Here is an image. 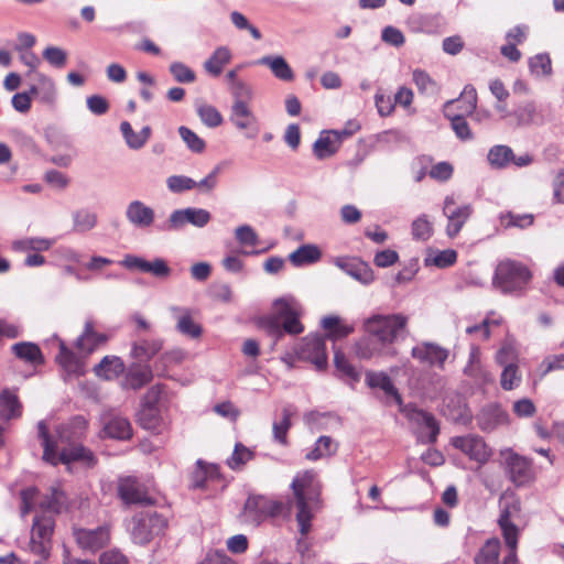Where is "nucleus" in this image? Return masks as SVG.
I'll return each instance as SVG.
<instances>
[{"instance_id":"obj_31","label":"nucleus","mask_w":564,"mask_h":564,"mask_svg":"<svg viewBox=\"0 0 564 564\" xmlns=\"http://www.w3.org/2000/svg\"><path fill=\"white\" fill-rule=\"evenodd\" d=\"M454 101H447L444 106V115L451 120L452 129L460 140L473 139V133L463 115L454 112Z\"/></svg>"},{"instance_id":"obj_10","label":"nucleus","mask_w":564,"mask_h":564,"mask_svg":"<svg viewBox=\"0 0 564 564\" xmlns=\"http://www.w3.org/2000/svg\"><path fill=\"white\" fill-rule=\"evenodd\" d=\"M501 457L510 480L517 486H523L534 479V469L532 463L524 456L507 448L501 451Z\"/></svg>"},{"instance_id":"obj_60","label":"nucleus","mask_w":564,"mask_h":564,"mask_svg":"<svg viewBox=\"0 0 564 564\" xmlns=\"http://www.w3.org/2000/svg\"><path fill=\"white\" fill-rule=\"evenodd\" d=\"M531 72L536 76H546L552 72L551 59L546 54H538L530 58Z\"/></svg>"},{"instance_id":"obj_34","label":"nucleus","mask_w":564,"mask_h":564,"mask_svg":"<svg viewBox=\"0 0 564 564\" xmlns=\"http://www.w3.org/2000/svg\"><path fill=\"white\" fill-rule=\"evenodd\" d=\"M104 431L109 437L117 440H128L132 435L130 422L122 416L110 417L105 423Z\"/></svg>"},{"instance_id":"obj_40","label":"nucleus","mask_w":564,"mask_h":564,"mask_svg":"<svg viewBox=\"0 0 564 564\" xmlns=\"http://www.w3.org/2000/svg\"><path fill=\"white\" fill-rule=\"evenodd\" d=\"M97 225V214L82 208L73 213V229L76 232H87L94 229Z\"/></svg>"},{"instance_id":"obj_55","label":"nucleus","mask_w":564,"mask_h":564,"mask_svg":"<svg viewBox=\"0 0 564 564\" xmlns=\"http://www.w3.org/2000/svg\"><path fill=\"white\" fill-rule=\"evenodd\" d=\"M283 417L280 422L273 423V436L274 440L279 443L285 445L286 444V433L291 427V416L292 412L284 408L282 411Z\"/></svg>"},{"instance_id":"obj_56","label":"nucleus","mask_w":564,"mask_h":564,"mask_svg":"<svg viewBox=\"0 0 564 564\" xmlns=\"http://www.w3.org/2000/svg\"><path fill=\"white\" fill-rule=\"evenodd\" d=\"M503 367L500 378L501 387L503 390H512L518 387L521 381V377L518 373V367L516 364H509Z\"/></svg>"},{"instance_id":"obj_62","label":"nucleus","mask_w":564,"mask_h":564,"mask_svg":"<svg viewBox=\"0 0 564 564\" xmlns=\"http://www.w3.org/2000/svg\"><path fill=\"white\" fill-rule=\"evenodd\" d=\"M457 254L454 250L447 249L437 252L433 257L425 259L426 264H433L437 268H446L455 263Z\"/></svg>"},{"instance_id":"obj_4","label":"nucleus","mask_w":564,"mask_h":564,"mask_svg":"<svg viewBox=\"0 0 564 564\" xmlns=\"http://www.w3.org/2000/svg\"><path fill=\"white\" fill-rule=\"evenodd\" d=\"M275 315L262 321V326L272 335L280 337L283 332L291 335L301 334L304 330L301 324L300 306L292 297L278 299L273 303Z\"/></svg>"},{"instance_id":"obj_52","label":"nucleus","mask_w":564,"mask_h":564,"mask_svg":"<svg viewBox=\"0 0 564 564\" xmlns=\"http://www.w3.org/2000/svg\"><path fill=\"white\" fill-rule=\"evenodd\" d=\"M36 82L40 100L45 104L53 102L56 95L54 82L43 74H36Z\"/></svg>"},{"instance_id":"obj_38","label":"nucleus","mask_w":564,"mask_h":564,"mask_svg":"<svg viewBox=\"0 0 564 564\" xmlns=\"http://www.w3.org/2000/svg\"><path fill=\"white\" fill-rule=\"evenodd\" d=\"M322 326L327 330V338L337 340L354 332L350 325L341 324L338 316H326L322 319Z\"/></svg>"},{"instance_id":"obj_35","label":"nucleus","mask_w":564,"mask_h":564,"mask_svg":"<svg viewBox=\"0 0 564 564\" xmlns=\"http://www.w3.org/2000/svg\"><path fill=\"white\" fill-rule=\"evenodd\" d=\"M322 253L319 249L314 245H304L294 250L289 259L295 267H302L311 264L319 260Z\"/></svg>"},{"instance_id":"obj_9","label":"nucleus","mask_w":564,"mask_h":564,"mask_svg":"<svg viewBox=\"0 0 564 564\" xmlns=\"http://www.w3.org/2000/svg\"><path fill=\"white\" fill-rule=\"evenodd\" d=\"M210 219L212 215L207 209L186 207L173 210L169 219L161 226V229L165 231H180L186 225L203 228Z\"/></svg>"},{"instance_id":"obj_50","label":"nucleus","mask_w":564,"mask_h":564,"mask_svg":"<svg viewBox=\"0 0 564 564\" xmlns=\"http://www.w3.org/2000/svg\"><path fill=\"white\" fill-rule=\"evenodd\" d=\"M411 230L413 239L426 241L433 235V224L426 215H421L412 221Z\"/></svg>"},{"instance_id":"obj_1","label":"nucleus","mask_w":564,"mask_h":564,"mask_svg":"<svg viewBox=\"0 0 564 564\" xmlns=\"http://www.w3.org/2000/svg\"><path fill=\"white\" fill-rule=\"evenodd\" d=\"M20 513L24 518L35 512L33 518L28 550L41 557L47 558L52 551V536L55 528L54 514L61 512L65 505L64 494L57 489L51 496H43L35 487H29L20 492Z\"/></svg>"},{"instance_id":"obj_15","label":"nucleus","mask_w":564,"mask_h":564,"mask_svg":"<svg viewBox=\"0 0 564 564\" xmlns=\"http://www.w3.org/2000/svg\"><path fill=\"white\" fill-rule=\"evenodd\" d=\"M411 356L422 365L443 369L449 351L436 343L422 341L412 348Z\"/></svg>"},{"instance_id":"obj_59","label":"nucleus","mask_w":564,"mask_h":564,"mask_svg":"<svg viewBox=\"0 0 564 564\" xmlns=\"http://www.w3.org/2000/svg\"><path fill=\"white\" fill-rule=\"evenodd\" d=\"M170 72L178 83L189 84L196 79L195 73L182 62L172 63Z\"/></svg>"},{"instance_id":"obj_24","label":"nucleus","mask_w":564,"mask_h":564,"mask_svg":"<svg viewBox=\"0 0 564 564\" xmlns=\"http://www.w3.org/2000/svg\"><path fill=\"white\" fill-rule=\"evenodd\" d=\"M108 340L105 334L95 332L94 323L86 321L83 334L76 340V348L84 355H89Z\"/></svg>"},{"instance_id":"obj_22","label":"nucleus","mask_w":564,"mask_h":564,"mask_svg":"<svg viewBox=\"0 0 564 564\" xmlns=\"http://www.w3.org/2000/svg\"><path fill=\"white\" fill-rule=\"evenodd\" d=\"M153 378L152 369L147 364H131L123 377L122 387L124 389L139 390L148 384Z\"/></svg>"},{"instance_id":"obj_19","label":"nucleus","mask_w":564,"mask_h":564,"mask_svg":"<svg viewBox=\"0 0 564 564\" xmlns=\"http://www.w3.org/2000/svg\"><path fill=\"white\" fill-rule=\"evenodd\" d=\"M335 263L346 274L362 284H370L375 280V274L370 265L359 258H339Z\"/></svg>"},{"instance_id":"obj_29","label":"nucleus","mask_w":564,"mask_h":564,"mask_svg":"<svg viewBox=\"0 0 564 564\" xmlns=\"http://www.w3.org/2000/svg\"><path fill=\"white\" fill-rule=\"evenodd\" d=\"M123 371L124 364L121 358L117 356H105L94 368L95 375L105 380H112Z\"/></svg>"},{"instance_id":"obj_47","label":"nucleus","mask_w":564,"mask_h":564,"mask_svg":"<svg viewBox=\"0 0 564 564\" xmlns=\"http://www.w3.org/2000/svg\"><path fill=\"white\" fill-rule=\"evenodd\" d=\"M453 101L454 106L457 105V107L460 109V112H457L458 115H463L464 117L467 115H473L477 105L476 89L473 86H466L460 97Z\"/></svg>"},{"instance_id":"obj_20","label":"nucleus","mask_w":564,"mask_h":564,"mask_svg":"<svg viewBox=\"0 0 564 564\" xmlns=\"http://www.w3.org/2000/svg\"><path fill=\"white\" fill-rule=\"evenodd\" d=\"M170 311L176 321L175 328L178 333L191 338H198L202 335V327L195 322L189 308L172 306Z\"/></svg>"},{"instance_id":"obj_28","label":"nucleus","mask_w":564,"mask_h":564,"mask_svg":"<svg viewBox=\"0 0 564 564\" xmlns=\"http://www.w3.org/2000/svg\"><path fill=\"white\" fill-rule=\"evenodd\" d=\"M161 394V388L159 386L152 387L148 390L144 395V405L145 408L142 410L139 422L145 429H154L156 424V419L154 417V405L159 401Z\"/></svg>"},{"instance_id":"obj_14","label":"nucleus","mask_w":564,"mask_h":564,"mask_svg":"<svg viewBox=\"0 0 564 564\" xmlns=\"http://www.w3.org/2000/svg\"><path fill=\"white\" fill-rule=\"evenodd\" d=\"M73 534L78 546L90 552L102 549L110 541L108 525H100L95 529L75 528Z\"/></svg>"},{"instance_id":"obj_54","label":"nucleus","mask_w":564,"mask_h":564,"mask_svg":"<svg viewBox=\"0 0 564 564\" xmlns=\"http://www.w3.org/2000/svg\"><path fill=\"white\" fill-rule=\"evenodd\" d=\"M166 186L172 193H183L196 187V182L185 175H172L166 178Z\"/></svg>"},{"instance_id":"obj_44","label":"nucleus","mask_w":564,"mask_h":564,"mask_svg":"<svg viewBox=\"0 0 564 564\" xmlns=\"http://www.w3.org/2000/svg\"><path fill=\"white\" fill-rule=\"evenodd\" d=\"M59 365L69 373L83 375V368L77 356L63 343L59 346V354L56 357Z\"/></svg>"},{"instance_id":"obj_51","label":"nucleus","mask_w":564,"mask_h":564,"mask_svg":"<svg viewBox=\"0 0 564 564\" xmlns=\"http://www.w3.org/2000/svg\"><path fill=\"white\" fill-rule=\"evenodd\" d=\"M178 133L186 147L195 153H202L205 148V141L199 138L193 130L187 127L181 126L178 128Z\"/></svg>"},{"instance_id":"obj_21","label":"nucleus","mask_w":564,"mask_h":564,"mask_svg":"<svg viewBox=\"0 0 564 564\" xmlns=\"http://www.w3.org/2000/svg\"><path fill=\"white\" fill-rule=\"evenodd\" d=\"M127 220L137 228H148L154 223L155 214L153 208L141 200H132L126 208Z\"/></svg>"},{"instance_id":"obj_46","label":"nucleus","mask_w":564,"mask_h":564,"mask_svg":"<svg viewBox=\"0 0 564 564\" xmlns=\"http://www.w3.org/2000/svg\"><path fill=\"white\" fill-rule=\"evenodd\" d=\"M500 542L497 539L488 540L475 557L476 564H497Z\"/></svg>"},{"instance_id":"obj_61","label":"nucleus","mask_w":564,"mask_h":564,"mask_svg":"<svg viewBox=\"0 0 564 564\" xmlns=\"http://www.w3.org/2000/svg\"><path fill=\"white\" fill-rule=\"evenodd\" d=\"M514 117L517 118L518 124L527 126L534 121L536 116V108L533 102H524L514 110Z\"/></svg>"},{"instance_id":"obj_30","label":"nucleus","mask_w":564,"mask_h":564,"mask_svg":"<svg viewBox=\"0 0 564 564\" xmlns=\"http://www.w3.org/2000/svg\"><path fill=\"white\" fill-rule=\"evenodd\" d=\"M231 51L227 46H218L210 57L204 62V69L212 76H219L223 68L230 63Z\"/></svg>"},{"instance_id":"obj_25","label":"nucleus","mask_w":564,"mask_h":564,"mask_svg":"<svg viewBox=\"0 0 564 564\" xmlns=\"http://www.w3.org/2000/svg\"><path fill=\"white\" fill-rule=\"evenodd\" d=\"M118 492L124 503H144L148 501L143 486L132 477L120 479Z\"/></svg>"},{"instance_id":"obj_27","label":"nucleus","mask_w":564,"mask_h":564,"mask_svg":"<svg viewBox=\"0 0 564 564\" xmlns=\"http://www.w3.org/2000/svg\"><path fill=\"white\" fill-rule=\"evenodd\" d=\"M258 65H264L270 68L272 74L280 80L291 82L294 73L283 56H263L254 62Z\"/></svg>"},{"instance_id":"obj_39","label":"nucleus","mask_w":564,"mask_h":564,"mask_svg":"<svg viewBox=\"0 0 564 564\" xmlns=\"http://www.w3.org/2000/svg\"><path fill=\"white\" fill-rule=\"evenodd\" d=\"M383 346L378 338L369 335L355 344V354L360 359H370L380 355Z\"/></svg>"},{"instance_id":"obj_6","label":"nucleus","mask_w":564,"mask_h":564,"mask_svg":"<svg viewBox=\"0 0 564 564\" xmlns=\"http://www.w3.org/2000/svg\"><path fill=\"white\" fill-rule=\"evenodd\" d=\"M408 316L403 314L373 315L366 321V330L378 338L382 345L393 344L399 334L406 328Z\"/></svg>"},{"instance_id":"obj_48","label":"nucleus","mask_w":564,"mask_h":564,"mask_svg":"<svg viewBox=\"0 0 564 564\" xmlns=\"http://www.w3.org/2000/svg\"><path fill=\"white\" fill-rule=\"evenodd\" d=\"M465 373L475 379H479L484 383L494 381L492 376L480 368L479 350L476 347L471 348L469 364L465 368Z\"/></svg>"},{"instance_id":"obj_64","label":"nucleus","mask_w":564,"mask_h":564,"mask_svg":"<svg viewBox=\"0 0 564 564\" xmlns=\"http://www.w3.org/2000/svg\"><path fill=\"white\" fill-rule=\"evenodd\" d=\"M235 236L242 246H257L259 238L254 229L249 225H242L236 228Z\"/></svg>"},{"instance_id":"obj_13","label":"nucleus","mask_w":564,"mask_h":564,"mask_svg":"<svg viewBox=\"0 0 564 564\" xmlns=\"http://www.w3.org/2000/svg\"><path fill=\"white\" fill-rule=\"evenodd\" d=\"M520 502L516 499L505 500L501 505V511L498 519L499 527L506 545L513 546L518 542L519 529L513 520L520 517Z\"/></svg>"},{"instance_id":"obj_8","label":"nucleus","mask_w":564,"mask_h":564,"mask_svg":"<svg viewBox=\"0 0 564 564\" xmlns=\"http://www.w3.org/2000/svg\"><path fill=\"white\" fill-rule=\"evenodd\" d=\"M166 527L164 517L156 512H143L132 519L131 538L134 543L143 545L161 534Z\"/></svg>"},{"instance_id":"obj_16","label":"nucleus","mask_w":564,"mask_h":564,"mask_svg":"<svg viewBox=\"0 0 564 564\" xmlns=\"http://www.w3.org/2000/svg\"><path fill=\"white\" fill-rule=\"evenodd\" d=\"M229 120L239 131H247L248 139H253L259 133L258 119L247 102H232Z\"/></svg>"},{"instance_id":"obj_41","label":"nucleus","mask_w":564,"mask_h":564,"mask_svg":"<svg viewBox=\"0 0 564 564\" xmlns=\"http://www.w3.org/2000/svg\"><path fill=\"white\" fill-rule=\"evenodd\" d=\"M55 240L48 239V238H40V237H28L20 240H17L12 243V247L14 250L19 251H46L48 250L53 245Z\"/></svg>"},{"instance_id":"obj_23","label":"nucleus","mask_w":564,"mask_h":564,"mask_svg":"<svg viewBox=\"0 0 564 564\" xmlns=\"http://www.w3.org/2000/svg\"><path fill=\"white\" fill-rule=\"evenodd\" d=\"M477 423L480 430L490 432L499 425L507 424L509 416L507 412L497 404H489L477 414Z\"/></svg>"},{"instance_id":"obj_63","label":"nucleus","mask_w":564,"mask_h":564,"mask_svg":"<svg viewBox=\"0 0 564 564\" xmlns=\"http://www.w3.org/2000/svg\"><path fill=\"white\" fill-rule=\"evenodd\" d=\"M334 362L336 368L352 381H358L360 379V373L350 365L343 352L338 350L335 351Z\"/></svg>"},{"instance_id":"obj_42","label":"nucleus","mask_w":564,"mask_h":564,"mask_svg":"<svg viewBox=\"0 0 564 564\" xmlns=\"http://www.w3.org/2000/svg\"><path fill=\"white\" fill-rule=\"evenodd\" d=\"M337 451V444L330 436H321L312 451L306 454L308 460H317L332 456Z\"/></svg>"},{"instance_id":"obj_57","label":"nucleus","mask_w":564,"mask_h":564,"mask_svg":"<svg viewBox=\"0 0 564 564\" xmlns=\"http://www.w3.org/2000/svg\"><path fill=\"white\" fill-rule=\"evenodd\" d=\"M230 21L238 30H247L254 40H261V32L252 25L246 15L239 11H232L230 13Z\"/></svg>"},{"instance_id":"obj_11","label":"nucleus","mask_w":564,"mask_h":564,"mask_svg":"<svg viewBox=\"0 0 564 564\" xmlns=\"http://www.w3.org/2000/svg\"><path fill=\"white\" fill-rule=\"evenodd\" d=\"M473 213L469 204L457 205L453 196H446L443 205V214L447 218L446 234L456 237Z\"/></svg>"},{"instance_id":"obj_17","label":"nucleus","mask_w":564,"mask_h":564,"mask_svg":"<svg viewBox=\"0 0 564 564\" xmlns=\"http://www.w3.org/2000/svg\"><path fill=\"white\" fill-rule=\"evenodd\" d=\"M452 445L479 464H485L491 455L485 441L479 436H456L452 438Z\"/></svg>"},{"instance_id":"obj_3","label":"nucleus","mask_w":564,"mask_h":564,"mask_svg":"<svg viewBox=\"0 0 564 564\" xmlns=\"http://www.w3.org/2000/svg\"><path fill=\"white\" fill-rule=\"evenodd\" d=\"M294 505L297 509L296 521L302 535L311 530L313 513L319 508L321 485L314 470L300 471L291 484Z\"/></svg>"},{"instance_id":"obj_49","label":"nucleus","mask_w":564,"mask_h":564,"mask_svg":"<svg viewBox=\"0 0 564 564\" xmlns=\"http://www.w3.org/2000/svg\"><path fill=\"white\" fill-rule=\"evenodd\" d=\"M196 112L202 122L209 128H216L223 122L220 112L212 105L204 102L197 104Z\"/></svg>"},{"instance_id":"obj_7","label":"nucleus","mask_w":564,"mask_h":564,"mask_svg":"<svg viewBox=\"0 0 564 564\" xmlns=\"http://www.w3.org/2000/svg\"><path fill=\"white\" fill-rule=\"evenodd\" d=\"M531 279L529 269L512 260L501 261L495 271L492 284L508 293L522 289Z\"/></svg>"},{"instance_id":"obj_58","label":"nucleus","mask_w":564,"mask_h":564,"mask_svg":"<svg viewBox=\"0 0 564 564\" xmlns=\"http://www.w3.org/2000/svg\"><path fill=\"white\" fill-rule=\"evenodd\" d=\"M534 217L532 214H513L507 213L501 216V221L506 228L508 227H519L527 228L533 224Z\"/></svg>"},{"instance_id":"obj_43","label":"nucleus","mask_w":564,"mask_h":564,"mask_svg":"<svg viewBox=\"0 0 564 564\" xmlns=\"http://www.w3.org/2000/svg\"><path fill=\"white\" fill-rule=\"evenodd\" d=\"M15 356L31 364H41L43 361L42 352L35 344L18 343L12 346Z\"/></svg>"},{"instance_id":"obj_53","label":"nucleus","mask_w":564,"mask_h":564,"mask_svg":"<svg viewBox=\"0 0 564 564\" xmlns=\"http://www.w3.org/2000/svg\"><path fill=\"white\" fill-rule=\"evenodd\" d=\"M252 457L253 453L242 444L238 443L235 446L234 453L228 458L227 464L231 469H239Z\"/></svg>"},{"instance_id":"obj_32","label":"nucleus","mask_w":564,"mask_h":564,"mask_svg":"<svg viewBox=\"0 0 564 564\" xmlns=\"http://www.w3.org/2000/svg\"><path fill=\"white\" fill-rule=\"evenodd\" d=\"M120 131L127 145L132 150L141 149L151 137V128L149 126L143 127L139 132H134L128 121L120 123Z\"/></svg>"},{"instance_id":"obj_18","label":"nucleus","mask_w":564,"mask_h":564,"mask_svg":"<svg viewBox=\"0 0 564 564\" xmlns=\"http://www.w3.org/2000/svg\"><path fill=\"white\" fill-rule=\"evenodd\" d=\"M350 134L346 129L322 132L313 145L315 156L319 160L332 156L338 150L341 139Z\"/></svg>"},{"instance_id":"obj_12","label":"nucleus","mask_w":564,"mask_h":564,"mask_svg":"<svg viewBox=\"0 0 564 564\" xmlns=\"http://www.w3.org/2000/svg\"><path fill=\"white\" fill-rule=\"evenodd\" d=\"M295 352L300 359L311 361L318 370L327 365L325 339L318 335L304 337Z\"/></svg>"},{"instance_id":"obj_2","label":"nucleus","mask_w":564,"mask_h":564,"mask_svg":"<svg viewBox=\"0 0 564 564\" xmlns=\"http://www.w3.org/2000/svg\"><path fill=\"white\" fill-rule=\"evenodd\" d=\"M87 422L83 416L74 417L69 423L62 424L56 430L57 438L50 435L44 421L37 424V434L44 448L43 459L53 465L59 462L69 464L83 462L87 466L95 464L94 454L82 445L76 444L85 433Z\"/></svg>"},{"instance_id":"obj_45","label":"nucleus","mask_w":564,"mask_h":564,"mask_svg":"<svg viewBox=\"0 0 564 564\" xmlns=\"http://www.w3.org/2000/svg\"><path fill=\"white\" fill-rule=\"evenodd\" d=\"M487 159L492 167L503 169L513 159V152L507 145H495L489 150Z\"/></svg>"},{"instance_id":"obj_26","label":"nucleus","mask_w":564,"mask_h":564,"mask_svg":"<svg viewBox=\"0 0 564 564\" xmlns=\"http://www.w3.org/2000/svg\"><path fill=\"white\" fill-rule=\"evenodd\" d=\"M366 383L371 389H380L387 397H391L395 403L402 404V398L394 387L391 378L383 371H368L366 373Z\"/></svg>"},{"instance_id":"obj_5","label":"nucleus","mask_w":564,"mask_h":564,"mask_svg":"<svg viewBox=\"0 0 564 564\" xmlns=\"http://www.w3.org/2000/svg\"><path fill=\"white\" fill-rule=\"evenodd\" d=\"M284 503L262 495H250L239 513L240 521L245 524L258 527L269 518L283 513Z\"/></svg>"},{"instance_id":"obj_36","label":"nucleus","mask_w":564,"mask_h":564,"mask_svg":"<svg viewBox=\"0 0 564 564\" xmlns=\"http://www.w3.org/2000/svg\"><path fill=\"white\" fill-rule=\"evenodd\" d=\"M410 419L414 421L419 425H423L424 423L430 424V435L424 436L423 434L420 435V438L423 442L426 443H434L437 438V435L440 433V426L435 420V417L423 410H413L410 414Z\"/></svg>"},{"instance_id":"obj_33","label":"nucleus","mask_w":564,"mask_h":564,"mask_svg":"<svg viewBox=\"0 0 564 564\" xmlns=\"http://www.w3.org/2000/svg\"><path fill=\"white\" fill-rule=\"evenodd\" d=\"M162 349L160 339H141L132 345L131 356L141 361L151 360Z\"/></svg>"},{"instance_id":"obj_37","label":"nucleus","mask_w":564,"mask_h":564,"mask_svg":"<svg viewBox=\"0 0 564 564\" xmlns=\"http://www.w3.org/2000/svg\"><path fill=\"white\" fill-rule=\"evenodd\" d=\"M21 414V404L18 397L10 390H3L0 394V417L10 420Z\"/></svg>"}]
</instances>
